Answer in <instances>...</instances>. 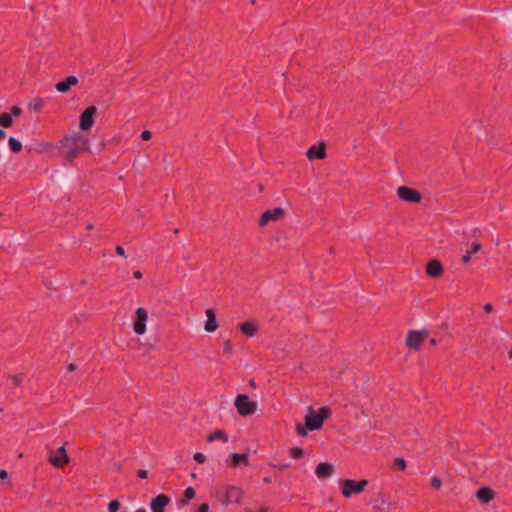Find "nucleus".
Segmentation results:
<instances>
[{
    "label": "nucleus",
    "instance_id": "49",
    "mask_svg": "<svg viewBox=\"0 0 512 512\" xmlns=\"http://www.w3.org/2000/svg\"><path fill=\"white\" fill-rule=\"evenodd\" d=\"M135 512H147L144 508H139Z\"/></svg>",
    "mask_w": 512,
    "mask_h": 512
},
{
    "label": "nucleus",
    "instance_id": "7",
    "mask_svg": "<svg viewBox=\"0 0 512 512\" xmlns=\"http://www.w3.org/2000/svg\"><path fill=\"white\" fill-rule=\"evenodd\" d=\"M429 332L427 330L409 331L406 337V346L410 349L418 351L421 344L428 338Z\"/></svg>",
    "mask_w": 512,
    "mask_h": 512
},
{
    "label": "nucleus",
    "instance_id": "48",
    "mask_svg": "<svg viewBox=\"0 0 512 512\" xmlns=\"http://www.w3.org/2000/svg\"><path fill=\"white\" fill-rule=\"evenodd\" d=\"M249 385H250L251 387H255V385H256V384H255V381H254L253 379H252V380H250Z\"/></svg>",
    "mask_w": 512,
    "mask_h": 512
},
{
    "label": "nucleus",
    "instance_id": "27",
    "mask_svg": "<svg viewBox=\"0 0 512 512\" xmlns=\"http://www.w3.org/2000/svg\"><path fill=\"white\" fill-rule=\"evenodd\" d=\"M394 467L397 470L404 471L406 468V461L403 458H395L394 459Z\"/></svg>",
    "mask_w": 512,
    "mask_h": 512
},
{
    "label": "nucleus",
    "instance_id": "37",
    "mask_svg": "<svg viewBox=\"0 0 512 512\" xmlns=\"http://www.w3.org/2000/svg\"><path fill=\"white\" fill-rule=\"evenodd\" d=\"M209 511V504L208 503H202L196 512H208Z\"/></svg>",
    "mask_w": 512,
    "mask_h": 512
},
{
    "label": "nucleus",
    "instance_id": "2",
    "mask_svg": "<svg viewBox=\"0 0 512 512\" xmlns=\"http://www.w3.org/2000/svg\"><path fill=\"white\" fill-rule=\"evenodd\" d=\"M330 414L331 410L327 406L321 407L318 412L309 408L308 413L305 416L306 428L311 431L321 429L324 421L329 418Z\"/></svg>",
    "mask_w": 512,
    "mask_h": 512
},
{
    "label": "nucleus",
    "instance_id": "43",
    "mask_svg": "<svg viewBox=\"0 0 512 512\" xmlns=\"http://www.w3.org/2000/svg\"><path fill=\"white\" fill-rule=\"evenodd\" d=\"M133 276H134L135 279H141L142 278V273H141V271L137 270V271L134 272Z\"/></svg>",
    "mask_w": 512,
    "mask_h": 512
},
{
    "label": "nucleus",
    "instance_id": "12",
    "mask_svg": "<svg viewBox=\"0 0 512 512\" xmlns=\"http://www.w3.org/2000/svg\"><path fill=\"white\" fill-rule=\"evenodd\" d=\"M306 157L310 160H322L326 157V145L321 142L316 145H312L306 152Z\"/></svg>",
    "mask_w": 512,
    "mask_h": 512
},
{
    "label": "nucleus",
    "instance_id": "45",
    "mask_svg": "<svg viewBox=\"0 0 512 512\" xmlns=\"http://www.w3.org/2000/svg\"><path fill=\"white\" fill-rule=\"evenodd\" d=\"M76 368H77V365H76V364H74V363H70V364L68 365V370H69V371H74Z\"/></svg>",
    "mask_w": 512,
    "mask_h": 512
},
{
    "label": "nucleus",
    "instance_id": "30",
    "mask_svg": "<svg viewBox=\"0 0 512 512\" xmlns=\"http://www.w3.org/2000/svg\"><path fill=\"white\" fill-rule=\"evenodd\" d=\"M441 485H442V481L438 476H434L431 478V486L434 489H440Z\"/></svg>",
    "mask_w": 512,
    "mask_h": 512
},
{
    "label": "nucleus",
    "instance_id": "9",
    "mask_svg": "<svg viewBox=\"0 0 512 512\" xmlns=\"http://www.w3.org/2000/svg\"><path fill=\"white\" fill-rule=\"evenodd\" d=\"M96 112L97 109L95 106H90L82 112L79 123V127L82 131H88L93 127Z\"/></svg>",
    "mask_w": 512,
    "mask_h": 512
},
{
    "label": "nucleus",
    "instance_id": "38",
    "mask_svg": "<svg viewBox=\"0 0 512 512\" xmlns=\"http://www.w3.org/2000/svg\"><path fill=\"white\" fill-rule=\"evenodd\" d=\"M137 476L141 479H146L148 477V472L147 470L140 469L137 471Z\"/></svg>",
    "mask_w": 512,
    "mask_h": 512
},
{
    "label": "nucleus",
    "instance_id": "29",
    "mask_svg": "<svg viewBox=\"0 0 512 512\" xmlns=\"http://www.w3.org/2000/svg\"><path fill=\"white\" fill-rule=\"evenodd\" d=\"M29 108L36 112L40 111V109L42 108V101L40 99L33 101L29 104Z\"/></svg>",
    "mask_w": 512,
    "mask_h": 512
},
{
    "label": "nucleus",
    "instance_id": "10",
    "mask_svg": "<svg viewBox=\"0 0 512 512\" xmlns=\"http://www.w3.org/2000/svg\"><path fill=\"white\" fill-rule=\"evenodd\" d=\"M136 320L133 324L134 332L137 335H143L146 331V321L148 319L147 310L143 307H139L136 312Z\"/></svg>",
    "mask_w": 512,
    "mask_h": 512
},
{
    "label": "nucleus",
    "instance_id": "40",
    "mask_svg": "<svg viewBox=\"0 0 512 512\" xmlns=\"http://www.w3.org/2000/svg\"><path fill=\"white\" fill-rule=\"evenodd\" d=\"M115 251L118 255L125 257V251L122 246H120V245L116 246Z\"/></svg>",
    "mask_w": 512,
    "mask_h": 512
},
{
    "label": "nucleus",
    "instance_id": "22",
    "mask_svg": "<svg viewBox=\"0 0 512 512\" xmlns=\"http://www.w3.org/2000/svg\"><path fill=\"white\" fill-rule=\"evenodd\" d=\"M13 125V118L11 114L4 112L0 114V126L2 128H9Z\"/></svg>",
    "mask_w": 512,
    "mask_h": 512
},
{
    "label": "nucleus",
    "instance_id": "51",
    "mask_svg": "<svg viewBox=\"0 0 512 512\" xmlns=\"http://www.w3.org/2000/svg\"><path fill=\"white\" fill-rule=\"evenodd\" d=\"M509 358H511V359H512V347H511V348H510V350H509Z\"/></svg>",
    "mask_w": 512,
    "mask_h": 512
},
{
    "label": "nucleus",
    "instance_id": "42",
    "mask_svg": "<svg viewBox=\"0 0 512 512\" xmlns=\"http://www.w3.org/2000/svg\"><path fill=\"white\" fill-rule=\"evenodd\" d=\"M274 467L279 469L280 471H284L285 469H288L290 467V464L286 463L281 465H274Z\"/></svg>",
    "mask_w": 512,
    "mask_h": 512
},
{
    "label": "nucleus",
    "instance_id": "26",
    "mask_svg": "<svg viewBox=\"0 0 512 512\" xmlns=\"http://www.w3.org/2000/svg\"><path fill=\"white\" fill-rule=\"evenodd\" d=\"M223 353L226 355H231L233 353V345L230 339H227L223 343Z\"/></svg>",
    "mask_w": 512,
    "mask_h": 512
},
{
    "label": "nucleus",
    "instance_id": "39",
    "mask_svg": "<svg viewBox=\"0 0 512 512\" xmlns=\"http://www.w3.org/2000/svg\"><path fill=\"white\" fill-rule=\"evenodd\" d=\"M472 254H470L468 251H466V254L462 257V262L464 264H468L471 260Z\"/></svg>",
    "mask_w": 512,
    "mask_h": 512
},
{
    "label": "nucleus",
    "instance_id": "47",
    "mask_svg": "<svg viewBox=\"0 0 512 512\" xmlns=\"http://www.w3.org/2000/svg\"><path fill=\"white\" fill-rule=\"evenodd\" d=\"M430 344H431V346H435V345L437 344V340H436V339H434V338H433V339H431V340H430Z\"/></svg>",
    "mask_w": 512,
    "mask_h": 512
},
{
    "label": "nucleus",
    "instance_id": "23",
    "mask_svg": "<svg viewBox=\"0 0 512 512\" xmlns=\"http://www.w3.org/2000/svg\"><path fill=\"white\" fill-rule=\"evenodd\" d=\"M8 145L10 150L14 153H18L22 150V143L14 137L8 139Z\"/></svg>",
    "mask_w": 512,
    "mask_h": 512
},
{
    "label": "nucleus",
    "instance_id": "1",
    "mask_svg": "<svg viewBox=\"0 0 512 512\" xmlns=\"http://www.w3.org/2000/svg\"><path fill=\"white\" fill-rule=\"evenodd\" d=\"M59 155L68 162H73L81 153L90 152L89 138L80 131L66 134L58 145Z\"/></svg>",
    "mask_w": 512,
    "mask_h": 512
},
{
    "label": "nucleus",
    "instance_id": "32",
    "mask_svg": "<svg viewBox=\"0 0 512 512\" xmlns=\"http://www.w3.org/2000/svg\"><path fill=\"white\" fill-rule=\"evenodd\" d=\"M481 248H482L481 244H480V243H478V242H475V243H473V244H472L471 248H470V249H468L467 251H468L470 254H472V255H473V254L477 253L478 251H480V250H481Z\"/></svg>",
    "mask_w": 512,
    "mask_h": 512
},
{
    "label": "nucleus",
    "instance_id": "34",
    "mask_svg": "<svg viewBox=\"0 0 512 512\" xmlns=\"http://www.w3.org/2000/svg\"><path fill=\"white\" fill-rule=\"evenodd\" d=\"M194 460L197 461L198 463H204L206 461V457L203 453L201 452H197L194 454L193 456Z\"/></svg>",
    "mask_w": 512,
    "mask_h": 512
},
{
    "label": "nucleus",
    "instance_id": "24",
    "mask_svg": "<svg viewBox=\"0 0 512 512\" xmlns=\"http://www.w3.org/2000/svg\"><path fill=\"white\" fill-rule=\"evenodd\" d=\"M195 497V490L192 487H187L184 491V499L182 505H187L188 502Z\"/></svg>",
    "mask_w": 512,
    "mask_h": 512
},
{
    "label": "nucleus",
    "instance_id": "41",
    "mask_svg": "<svg viewBox=\"0 0 512 512\" xmlns=\"http://www.w3.org/2000/svg\"><path fill=\"white\" fill-rule=\"evenodd\" d=\"M483 309L486 313H490L493 311V306L491 303H486L484 306H483Z\"/></svg>",
    "mask_w": 512,
    "mask_h": 512
},
{
    "label": "nucleus",
    "instance_id": "53",
    "mask_svg": "<svg viewBox=\"0 0 512 512\" xmlns=\"http://www.w3.org/2000/svg\"><path fill=\"white\" fill-rule=\"evenodd\" d=\"M261 512H266V510H263V511H261Z\"/></svg>",
    "mask_w": 512,
    "mask_h": 512
},
{
    "label": "nucleus",
    "instance_id": "8",
    "mask_svg": "<svg viewBox=\"0 0 512 512\" xmlns=\"http://www.w3.org/2000/svg\"><path fill=\"white\" fill-rule=\"evenodd\" d=\"M286 212L281 207H275L262 213L260 224H267L268 222H280L285 220Z\"/></svg>",
    "mask_w": 512,
    "mask_h": 512
},
{
    "label": "nucleus",
    "instance_id": "28",
    "mask_svg": "<svg viewBox=\"0 0 512 512\" xmlns=\"http://www.w3.org/2000/svg\"><path fill=\"white\" fill-rule=\"evenodd\" d=\"M121 504L118 500H112L108 504V511L109 512H117L120 508Z\"/></svg>",
    "mask_w": 512,
    "mask_h": 512
},
{
    "label": "nucleus",
    "instance_id": "31",
    "mask_svg": "<svg viewBox=\"0 0 512 512\" xmlns=\"http://www.w3.org/2000/svg\"><path fill=\"white\" fill-rule=\"evenodd\" d=\"M9 114L13 117H19L22 114V109L19 106H13L10 109Z\"/></svg>",
    "mask_w": 512,
    "mask_h": 512
},
{
    "label": "nucleus",
    "instance_id": "20",
    "mask_svg": "<svg viewBox=\"0 0 512 512\" xmlns=\"http://www.w3.org/2000/svg\"><path fill=\"white\" fill-rule=\"evenodd\" d=\"M215 440H221L226 443L228 441V436L223 430H215L207 436L206 441L211 443Z\"/></svg>",
    "mask_w": 512,
    "mask_h": 512
},
{
    "label": "nucleus",
    "instance_id": "16",
    "mask_svg": "<svg viewBox=\"0 0 512 512\" xmlns=\"http://www.w3.org/2000/svg\"><path fill=\"white\" fill-rule=\"evenodd\" d=\"M334 473V467L332 464L327 462H321L316 466L315 474L318 478H327L332 476Z\"/></svg>",
    "mask_w": 512,
    "mask_h": 512
},
{
    "label": "nucleus",
    "instance_id": "33",
    "mask_svg": "<svg viewBox=\"0 0 512 512\" xmlns=\"http://www.w3.org/2000/svg\"><path fill=\"white\" fill-rule=\"evenodd\" d=\"M306 426H302L300 423H298L296 425V430H297V433L301 436V437H305L307 436V431H306Z\"/></svg>",
    "mask_w": 512,
    "mask_h": 512
},
{
    "label": "nucleus",
    "instance_id": "19",
    "mask_svg": "<svg viewBox=\"0 0 512 512\" xmlns=\"http://www.w3.org/2000/svg\"><path fill=\"white\" fill-rule=\"evenodd\" d=\"M476 497L483 503H488L495 497V492L489 487H481L476 492Z\"/></svg>",
    "mask_w": 512,
    "mask_h": 512
},
{
    "label": "nucleus",
    "instance_id": "5",
    "mask_svg": "<svg viewBox=\"0 0 512 512\" xmlns=\"http://www.w3.org/2000/svg\"><path fill=\"white\" fill-rule=\"evenodd\" d=\"M242 496V490L235 486L227 487L224 492H217V498L219 499L220 503L224 506H228L229 504L232 503L239 504Z\"/></svg>",
    "mask_w": 512,
    "mask_h": 512
},
{
    "label": "nucleus",
    "instance_id": "14",
    "mask_svg": "<svg viewBox=\"0 0 512 512\" xmlns=\"http://www.w3.org/2000/svg\"><path fill=\"white\" fill-rule=\"evenodd\" d=\"M426 273L433 278H439L443 275L444 269L441 262L437 259L430 260L426 265Z\"/></svg>",
    "mask_w": 512,
    "mask_h": 512
},
{
    "label": "nucleus",
    "instance_id": "36",
    "mask_svg": "<svg viewBox=\"0 0 512 512\" xmlns=\"http://www.w3.org/2000/svg\"><path fill=\"white\" fill-rule=\"evenodd\" d=\"M11 381L15 386H20L22 377L20 375H13L11 376Z\"/></svg>",
    "mask_w": 512,
    "mask_h": 512
},
{
    "label": "nucleus",
    "instance_id": "13",
    "mask_svg": "<svg viewBox=\"0 0 512 512\" xmlns=\"http://www.w3.org/2000/svg\"><path fill=\"white\" fill-rule=\"evenodd\" d=\"M171 502L169 496L159 494L151 500L150 507L152 512H165V507Z\"/></svg>",
    "mask_w": 512,
    "mask_h": 512
},
{
    "label": "nucleus",
    "instance_id": "17",
    "mask_svg": "<svg viewBox=\"0 0 512 512\" xmlns=\"http://www.w3.org/2000/svg\"><path fill=\"white\" fill-rule=\"evenodd\" d=\"M238 328L247 337H253L258 331V324L255 321H245L240 323Z\"/></svg>",
    "mask_w": 512,
    "mask_h": 512
},
{
    "label": "nucleus",
    "instance_id": "3",
    "mask_svg": "<svg viewBox=\"0 0 512 512\" xmlns=\"http://www.w3.org/2000/svg\"><path fill=\"white\" fill-rule=\"evenodd\" d=\"M368 485V480L362 479L360 481L345 479L341 481V493L345 498L351 497L352 494H360Z\"/></svg>",
    "mask_w": 512,
    "mask_h": 512
},
{
    "label": "nucleus",
    "instance_id": "11",
    "mask_svg": "<svg viewBox=\"0 0 512 512\" xmlns=\"http://www.w3.org/2000/svg\"><path fill=\"white\" fill-rule=\"evenodd\" d=\"M49 462L56 468H62L69 462V458L64 446L57 449L56 452L51 451Z\"/></svg>",
    "mask_w": 512,
    "mask_h": 512
},
{
    "label": "nucleus",
    "instance_id": "15",
    "mask_svg": "<svg viewBox=\"0 0 512 512\" xmlns=\"http://www.w3.org/2000/svg\"><path fill=\"white\" fill-rule=\"evenodd\" d=\"M207 320L205 322V331L208 333H212L218 329V322L216 319L215 311L211 308L206 309L205 311Z\"/></svg>",
    "mask_w": 512,
    "mask_h": 512
},
{
    "label": "nucleus",
    "instance_id": "18",
    "mask_svg": "<svg viewBox=\"0 0 512 512\" xmlns=\"http://www.w3.org/2000/svg\"><path fill=\"white\" fill-rule=\"evenodd\" d=\"M78 84V79L76 76H69L64 81H60L56 84L55 88L60 93L68 92L71 87L76 86Z\"/></svg>",
    "mask_w": 512,
    "mask_h": 512
},
{
    "label": "nucleus",
    "instance_id": "25",
    "mask_svg": "<svg viewBox=\"0 0 512 512\" xmlns=\"http://www.w3.org/2000/svg\"><path fill=\"white\" fill-rule=\"evenodd\" d=\"M289 455L294 459H299L304 455V451L302 448L293 447L289 450Z\"/></svg>",
    "mask_w": 512,
    "mask_h": 512
},
{
    "label": "nucleus",
    "instance_id": "35",
    "mask_svg": "<svg viewBox=\"0 0 512 512\" xmlns=\"http://www.w3.org/2000/svg\"><path fill=\"white\" fill-rule=\"evenodd\" d=\"M140 137L142 140L148 141L151 139L152 133L149 130H144V131H142Z\"/></svg>",
    "mask_w": 512,
    "mask_h": 512
},
{
    "label": "nucleus",
    "instance_id": "6",
    "mask_svg": "<svg viewBox=\"0 0 512 512\" xmlns=\"http://www.w3.org/2000/svg\"><path fill=\"white\" fill-rule=\"evenodd\" d=\"M396 194L401 201L411 204L419 203L423 199L420 191L408 186H399Z\"/></svg>",
    "mask_w": 512,
    "mask_h": 512
},
{
    "label": "nucleus",
    "instance_id": "52",
    "mask_svg": "<svg viewBox=\"0 0 512 512\" xmlns=\"http://www.w3.org/2000/svg\"><path fill=\"white\" fill-rule=\"evenodd\" d=\"M178 233H179V229H178V228H176V229L174 230V234H178Z\"/></svg>",
    "mask_w": 512,
    "mask_h": 512
},
{
    "label": "nucleus",
    "instance_id": "46",
    "mask_svg": "<svg viewBox=\"0 0 512 512\" xmlns=\"http://www.w3.org/2000/svg\"><path fill=\"white\" fill-rule=\"evenodd\" d=\"M6 136H7L6 132L2 128H0V139L3 140L6 138Z\"/></svg>",
    "mask_w": 512,
    "mask_h": 512
},
{
    "label": "nucleus",
    "instance_id": "44",
    "mask_svg": "<svg viewBox=\"0 0 512 512\" xmlns=\"http://www.w3.org/2000/svg\"><path fill=\"white\" fill-rule=\"evenodd\" d=\"M8 477V473L6 470H1L0 471V478L1 479H6Z\"/></svg>",
    "mask_w": 512,
    "mask_h": 512
},
{
    "label": "nucleus",
    "instance_id": "50",
    "mask_svg": "<svg viewBox=\"0 0 512 512\" xmlns=\"http://www.w3.org/2000/svg\"><path fill=\"white\" fill-rule=\"evenodd\" d=\"M263 481H264L265 483H270V482H271V480H270L269 478H267V477H265V478L263 479Z\"/></svg>",
    "mask_w": 512,
    "mask_h": 512
},
{
    "label": "nucleus",
    "instance_id": "4",
    "mask_svg": "<svg viewBox=\"0 0 512 512\" xmlns=\"http://www.w3.org/2000/svg\"><path fill=\"white\" fill-rule=\"evenodd\" d=\"M235 407L241 416L253 415L257 410V403L251 401L246 394H239L235 399Z\"/></svg>",
    "mask_w": 512,
    "mask_h": 512
},
{
    "label": "nucleus",
    "instance_id": "21",
    "mask_svg": "<svg viewBox=\"0 0 512 512\" xmlns=\"http://www.w3.org/2000/svg\"><path fill=\"white\" fill-rule=\"evenodd\" d=\"M240 463H244L246 466L248 465V455L247 454H239L234 453L231 455V465L233 467L238 466Z\"/></svg>",
    "mask_w": 512,
    "mask_h": 512
}]
</instances>
